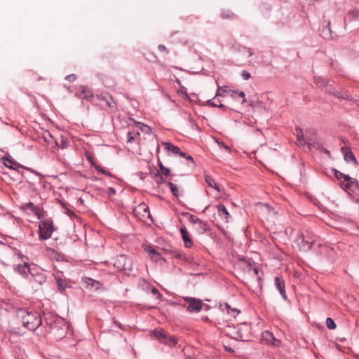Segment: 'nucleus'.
Returning <instances> with one entry per match:
<instances>
[{
  "label": "nucleus",
  "instance_id": "43",
  "mask_svg": "<svg viewBox=\"0 0 359 359\" xmlns=\"http://www.w3.org/2000/svg\"><path fill=\"white\" fill-rule=\"evenodd\" d=\"M178 154L181 157L185 158L187 160H190V161H193V158H192V157L190 155L187 154L185 152L182 151L181 150L180 151V153Z\"/></svg>",
  "mask_w": 359,
  "mask_h": 359
},
{
  "label": "nucleus",
  "instance_id": "6",
  "mask_svg": "<svg viewBox=\"0 0 359 359\" xmlns=\"http://www.w3.org/2000/svg\"><path fill=\"white\" fill-rule=\"evenodd\" d=\"M183 299L189 304L187 309L189 312H199L202 310L203 302L201 300L191 297H184Z\"/></svg>",
  "mask_w": 359,
  "mask_h": 359
},
{
  "label": "nucleus",
  "instance_id": "40",
  "mask_svg": "<svg viewBox=\"0 0 359 359\" xmlns=\"http://www.w3.org/2000/svg\"><path fill=\"white\" fill-rule=\"evenodd\" d=\"M334 170V177L338 180H340V182L344 180L346 176H348L347 175H345L335 169L333 170Z\"/></svg>",
  "mask_w": 359,
  "mask_h": 359
},
{
  "label": "nucleus",
  "instance_id": "3",
  "mask_svg": "<svg viewBox=\"0 0 359 359\" xmlns=\"http://www.w3.org/2000/svg\"><path fill=\"white\" fill-rule=\"evenodd\" d=\"M55 229L53 222L51 219L41 221L39 225V237L40 241H46L50 238Z\"/></svg>",
  "mask_w": 359,
  "mask_h": 359
},
{
  "label": "nucleus",
  "instance_id": "13",
  "mask_svg": "<svg viewBox=\"0 0 359 359\" xmlns=\"http://www.w3.org/2000/svg\"><path fill=\"white\" fill-rule=\"evenodd\" d=\"M15 272L20 274L22 276L26 278L29 273H31L32 269L29 267L28 264L25 262L23 264H18L14 267Z\"/></svg>",
  "mask_w": 359,
  "mask_h": 359
},
{
  "label": "nucleus",
  "instance_id": "47",
  "mask_svg": "<svg viewBox=\"0 0 359 359\" xmlns=\"http://www.w3.org/2000/svg\"><path fill=\"white\" fill-rule=\"evenodd\" d=\"M241 76L244 80H248L251 77L250 74L245 70L242 72Z\"/></svg>",
  "mask_w": 359,
  "mask_h": 359
},
{
  "label": "nucleus",
  "instance_id": "2",
  "mask_svg": "<svg viewBox=\"0 0 359 359\" xmlns=\"http://www.w3.org/2000/svg\"><path fill=\"white\" fill-rule=\"evenodd\" d=\"M153 336L161 344L169 347H173L177 343V339L172 335L168 334L163 329H155L152 331Z\"/></svg>",
  "mask_w": 359,
  "mask_h": 359
},
{
  "label": "nucleus",
  "instance_id": "53",
  "mask_svg": "<svg viewBox=\"0 0 359 359\" xmlns=\"http://www.w3.org/2000/svg\"><path fill=\"white\" fill-rule=\"evenodd\" d=\"M234 338H235V339H242V338H243V335H242V334H241V331H240V330L236 331V336H235V337H234Z\"/></svg>",
  "mask_w": 359,
  "mask_h": 359
},
{
  "label": "nucleus",
  "instance_id": "41",
  "mask_svg": "<svg viewBox=\"0 0 359 359\" xmlns=\"http://www.w3.org/2000/svg\"><path fill=\"white\" fill-rule=\"evenodd\" d=\"M326 325H327V327L330 330H333V329L336 328V324H335L334 321L331 318H327Z\"/></svg>",
  "mask_w": 359,
  "mask_h": 359
},
{
  "label": "nucleus",
  "instance_id": "25",
  "mask_svg": "<svg viewBox=\"0 0 359 359\" xmlns=\"http://www.w3.org/2000/svg\"><path fill=\"white\" fill-rule=\"evenodd\" d=\"M83 282L87 284L88 286L95 287V289H98L100 286V283L98 281L88 277L83 278Z\"/></svg>",
  "mask_w": 359,
  "mask_h": 359
},
{
  "label": "nucleus",
  "instance_id": "8",
  "mask_svg": "<svg viewBox=\"0 0 359 359\" xmlns=\"http://www.w3.org/2000/svg\"><path fill=\"white\" fill-rule=\"evenodd\" d=\"M297 241L299 242V248L303 251L309 250L311 248L313 243H314L313 239L311 238H306V237L303 235H301L299 237Z\"/></svg>",
  "mask_w": 359,
  "mask_h": 359
},
{
  "label": "nucleus",
  "instance_id": "7",
  "mask_svg": "<svg viewBox=\"0 0 359 359\" xmlns=\"http://www.w3.org/2000/svg\"><path fill=\"white\" fill-rule=\"evenodd\" d=\"M79 90L75 93V96L79 99L91 100L94 95L90 89L86 86H79Z\"/></svg>",
  "mask_w": 359,
  "mask_h": 359
},
{
  "label": "nucleus",
  "instance_id": "11",
  "mask_svg": "<svg viewBox=\"0 0 359 359\" xmlns=\"http://www.w3.org/2000/svg\"><path fill=\"white\" fill-rule=\"evenodd\" d=\"M274 285L277 290H278L280 295L284 299H287V295L285 289V282L282 277L276 276L274 280Z\"/></svg>",
  "mask_w": 359,
  "mask_h": 359
},
{
  "label": "nucleus",
  "instance_id": "36",
  "mask_svg": "<svg viewBox=\"0 0 359 359\" xmlns=\"http://www.w3.org/2000/svg\"><path fill=\"white\" fill-rule=\"evenodd\" d=\"M35 207L36 206L34 205V203L32 202H29V203H23L21 205V209L23 210H29L32 212L33 210L35 208Z\"/></svg>",
  "mask_w": 359,
  "mask_h": 359
},
{
  "label": "nucleus",
  "instance_id": "62",
  "mask_svg": "<svg viewBox=\"0 0 359 359\" xmlns=\"http://www.w3.org/2000/svg\"><path fill=\"white\" fill-rule=\"evenodd\" d=\"M233 312H238L236 309L232 310Z\"/></svg>",
  "mask_w": 359,
  "mask_h": 359
},
{
  "label": "nucleus",
  "instance_id": "50",
  "mask_svg": "<svg viewBox=\"0 0 359 359\" xmlns=\"http://www.w3.org/2000/svg\"><path fill=\"white\" fill-rule=\"evenodd\" d=\"M158 50H159L160 51H161V52H165V53H166L167 54L169 53V51H168V50L167 49V48H166L164 45H163V44H160V45H158Z\"/></svg>",
  "mask_w": 359,
  "mask_h": 359
},
{
  "label": "nucleus",
  "instance_id": "12",
  "mask_svg": "<svg viewBox=\"0 0 359 359\" xmlns=\"http://www.w3.org/2000/svg\"><path fill=\"white\" fill-rule=\"evenodd\" d=\"M218 216L226 223L229 222L230 214L226 207L220 203L217 205Z\"/></svg>",
  "mask_w": 359,
  "mask_h": 359
},
{
  "label": "nucleus",
  "instance_id": "45",
  "mask_svg": "<svg viewBox=\"0 0 359 359\" xmlns=\"http://www.w3.org/2000/svg\"><path fill=\"white\" fill-rule=\"evenodd\" d=\"M151 293H152L153 294L156 295V298H157L158 299H160L161 298V293L159 292V291L158 290V289H157V288H156V287H154L151 289Z\"/></svg>",
  "mask_w": 359,
  "mask_h": 359
},
{
  "label": "nucleus",
  "instance_id": "29",
  "mask_svg": "<svg viewBox=\"0 0 359 359\" xmlns=\"http://www.w3.org/2000/svg\"><path fill=\"white\" fill-rule=\"evenodd\" d=\"M221 16L223 19H226V20L233 19L236 17L235 14L231 11L228 10V9L222 10Z\"/></svg>",
  "mask_w": 359,
  "mask_h": 359
},
{
  "label": "nucleus",
  "instance_id": "5",
  "mask_svg": "<svg viewBox=\"0 0 359 359\" xmlns=\"http://www.w3.org/2000/svg\"><path fill=\"white\" fill-rule=\"evenodd\" d=\"M325 93L332 95L336 97L341 98L347 100H351L352 97L348 91L343 90H337L332 85L327 83L324 89Z\"/></svg>",
  "mask_w": 359,
  "mask_h": 359
},
{
  "label": "nucleus",
  "instance_id": "37",
  "mask_svg": "<svg viewBox=\"0 0 359 359\" xmlns=\"http://www.w3.org/2000/svg\"><path fill=\"white\" fill-rule=\"evenodd\" d=\"M208 105L215 107H219V108H224V105L221 103V101L217 100L215 102H212V100H209L207 102Z\"/></svg>",
  "mask_w": 359,
  "mask_h": 359
},
{
  "label": "nucleus",
  "instance_id": "60",
  "mask_svg": "<svg viewBox=\"0 0 359 359\" xmlns=\"http://www.w3.org/2000/svg\"><path fill=\"white\" fill-rule=\"evenodd\" d=\"M224 147L226 149V150H229V147L226 145H224Z\"/></svg>",
  "mask_w": 359,
  "mask_h": 359
},
{
  "label": "nucleus",
  "instance_id": "49",
  "mask_svg": "<svg viewBox=\"0 0 359 359\" xmlns=\"http://www.w3.org/2000/svg\"><path fill=\"white\" fill-rule=\"evenodd\" d=\"M127 137H128V143H130L134 141L135 138H134V136H133V134L132 132H128L127 133Z\"/></svg>",
  "mask_w": 359,
  "mask_h": 359
},
{
  "label": "nucleus",
  "instance_id": "58",
  "mask_svg": "<svg viewBox=\"0 0 359 359\" xmlns=\"http://www.w3.org/2000/svg\"><path fill=\"white\" fill-rule=\"evenodd\" d=\"M66 147H67V146H66L65 143H62V149H65V148H66Z\"/></svg>",
  "mask_w": 359,
  "mask_h": 359
},
{
  "label": "nucleus",
  "instance_id": "26",
  "mask_svg": "<svg viewBox=\"0 0 359 359\" xmlns=\"http://www.w3.org/2000/svg\"><path fill=\"white\" fill-rule=\"evenodd\" d=\"M223 93L229 95L231 97H233V93L238 94L241 97L243 98L242 103H244L245 102V94L243 91H235L230 89H227V88L225 87V88L223 90Z\"/></svg>",
  "mask_w": 359,
  "mask_h": 359
},
{
  "label": "nucleus",
  "instance_id": "22",
  "mask_svg": "<svg viewBox=\"0 0 359 359\" xmlns=\"http://www.w3.org/2000/svg\"><path fill=\"white\" fill-rule=\"evenodd\" d=\"M182 215L183 216L187 217L188 218L189 222L194 225H197L198 224H202V220L200 219L196 215H191L189 212H184Z\"/></svg>",
  "mask_w": 359,
  "mask_h": 359
},
{
  "label": "nucleus",
  "instance_id": "27",
  "mask_svg": "<svg viewBox=\"0 0 359 359\" xmlns=\"http://www.w3.org/2000/svg\"><path fill=\"white\" fill-rule=\"evenodd\" d=\"M57 289L61 292H64L67 288L69 287V285L62 278H59L57 279Z\"/></svg>",
  "mask_w": 359,
  "mask_h": 359
},
{
  "label": "nucleus",
  "instance_id": "55",
  "mask_svg": "<svg viewBox=\"0 0 359 359\" xmlns=\"http://www.w3.org/2000/svg\"><path fill=\"white\" fill-rule=\"evenodd\" d=\"M259 268L258 267H255L253 269V271H254V273L256 275V276H258L259 274Z\"/></svg>",
  "mask_w": 359,
  "mask_h": 359
},
{
  "label": "nucleus",
  "instance_id": "15",
  "mask_svg": "<svg viewBox=\"0 0 359 359\" xmlns=\"http://www.w3.org/2000/svg\"><path fill=\"white\" fill-rule=\"evenodd\" d=\"M2 161H3V163L4 165L10 168V169H13V170H18L19 168H22V166L21 165H20L18 162H16L14 159L13 158H9L8 157H6V156H4L2 158Z\"/></svg>",
  "mask_w": 359,
  "mask_h": 359
},
{
  "label": "nucleus",
  "instance_id": "28",
  "mask_svg": "<svg viewBox=\"0 0 359 359\" xmlns=\"http://www.w3.org/2000/svg\"><path fill=\"white\" fill-rule=\"evenodd\" d=\"M147 250L151 255L152 259H154L156 262L161 259V254L158 252H157L155 249H154L153 248L148 246Z\"/></svg>",
  "mask_w": 359,
  "mask_h": 359
},
{
  "label": "nucleus",
  "instance_id": "33",
  "mask_svg": "<svg viewBox=\"0 0 359 359\" xmlns=\"http://www.w3.org/2000/svg\"><path fill=\"white\" fill-rule=\"evenodd\" d=\"M168 185L170 187V191L172 194V195L176 197L179 196V190L177 186L175 184L170 182L168 183Z\"/></svg>",
  "mask_w": 359,
  "mask_h": 359
},
{
  "label": "nucleus",
  "instance_id": "42",
  "mask_svg": "<svg viewBox=\"0 0 359 359\" xmlns=\"http://www.w3.org/2000/svg\"><path fill=\"white\" fill-rule=\"evenodd\" d=\"M95 169L100 173H102L107 176H109L111 177L113 176L111 173H110L109 171L106 170L105 169H104L103 168H102L100 165H96Z\"/></svg>",
  "mask_w": 359,
  "mask_h": 359
},
{
  "label": "nucleus",
  "instance_id": "23",
  "mask_svg": "<svg viewBox=\"0 0 359 359\" xmlns=\"http://www.w3.org/2000/svg\"><path fill=\"white\" fill-rule=\"evenodd\" d=\"M195 226V229L198 234H203L209 229L208 223L203 221H202V224H198Z\"/></svg>",
  "mask_w": 359,
  "mask_h": 359
},
{
  "label": "nucleus",
  "instance_id": "30",
  "mask_svg": "<svg viewBox=\"0 0 359 359\" xmlns=\"http://www.w3.org/2000/svg\"><path fill=\"white\" fill-rule=\"evenodd\" d=\"M344 160L347 163H353L356 164V158L354 156L353 154L351 151H347L344 154Z\"/></svg>",
  "mask_w": 359,
  "mask_h": 359
},
{
  "label": "nucleus",
  "instance_id": "44",
  "mask_svg": "<svg viewBox=\"0 0 359 359\" xmlns=\"http://www.w3.org/2000/svg\"><path fill=\"white\" fill-rule=\"evenodd\" d=\"M77 76L76 74H69V75H67L66 77H65V79L67 81H68L69 82H74V81H76Z\"/></svg>",
  "mask_w": 359,
  "mask_h": 359
},
{
  "label": "nucleus",
  "instance_id": "52",
  "mask_svg": "<svg viewBox=\"0 0 359 359\" xmlns=\"http://www.w3.org/2000/svg\"><path fill=\"white\" fill-rule=\"evenodd\" d=\"M43 137L46 142H49V139H53V136L49 133H47Z\"/></svg>",
  "mask_w": 359,
  "mask_h": 359
},
{
  "label": "nucleus",
  "instance_id": "35",
  "mask_svg": "<svg viewBox=\"0 0 359 359\" xmlns=\"http://www.w3.org/2000/svg\"><path fill=\"white\" fill-rule=\"evenodd\" d=\"M137 211H142L144 212L143 216H145L146 215H149V208L147 206L145 203H140L137 207Z\"/></svg>",
  "mask_w": 359,
  "mask_h": 359
},
{
  "label": "nucleus",
  "instance_id": "61",
  "mask_svg": "<svg viewBox=\"0 0 359 359\" xmlns=\"http://www.w3.org/2000/svg\"><path fill=\"white\" fill-rule=\"evenodd\" d=\"M331 66L332 67H334V62L333 61H332V62L330 63Z\"/></svg>",
  "mask_w": 359,
  "mask_h": 359
},
{
  "label": "nucleus",
  "instance_id": "10",
  "mask_svg": "<svg viewBox=\"0 0 359 359\" xmlns=\"http://www.w3.org/2000/svg\"><path fill=\"white\" fill-rule=\"evenodd\" d=\"M296 137L299 145L301 146H310L311 144V139H309L306 141L303 130L298 126L295 127Z\"/></svg>",
  "mask_w": 359,
  "mask_h": 359
},
{
  "label": "nucleus",
  "instance_id": "51",
  "mask_svg": "<svg viewBox=\"0 0 359 359\" xmlns=\"http://www.w3.org/2000/svg\"><path fill=\"white\" fill-rule=\"evenodd\" d=\"M140 128L145 133H149L151 130V128L148 126L144 124H142V127Z\"/></svg>",
  "mask_w": 359,
  "mask_h": 359
},
{
  "label": "nucleus",
  "instance_id": "24",
  "mask_svg": "<svg viewBox=\"0 0 359 359\" xmlns=\"http://www.w3.org/2000/svg\"><path fill=\"white\" fill-rule=\"evenodd\" d=\"M163 145L164 146V148L167 149L168 151H172L175 154H178L180 153V151L181 150L180 147L175 146L170 142H163Z\"/></svg>",
  "mask_w": 359,
  "mask_h": 359
},
{
  "label": "nucleus",
  "instance_id": "14",
  "mask_svg": "<svg viewBox=\"0 0 359 359\" xmlns=\"http://www.w3.org/2000/svg\"><path fill=\"white\" fill-rule=\"evenodd\" d=\"M180 233L184 243V246L189 248H191L193 245V242L185 226L180 227Z\"/></svg>",
  "mask_w": 359,
  "mask_h": 359
},
{
  "label": "nucleus",
  "instance_id": "57",
  "mask_svg": "<svg viewBox=\"0 0 359 359\" xmlns=\"http://www.w3.org/2000/svg\"><path fill=\"white\" fill-rule=\"evenodd\" d=\"M225 307L226 309H230V306L228 304H225Z\"/></svg>",
  "mask_w": 359,
  "mask_h": 359
},
{
  "label": "nucleus",
  "instance_id": "19",
  "mask_svg": "<svg viewBox=\"0 0 359 359\" xmlns=\"http://www.w3.org/2000/svg\"><path fill=\"white\" fill-rule=\"evenodd\" d=\"M328 81H329L327 79L320 76H314L313 78V82L316 83V85L323 90L324 89L325 85H327Z\"/></svg>",
  "mask_w": 359,
  "mask_h": 359
},
{
  "label": "nucleus",
  "instance_id": "34",
  "mask_svg": "<svg viewBox=\"0 0 359 359\" xmlns=\"http://www.w3.org/2000/svg\"><path fill=\"white\" fill-rule=\"evenodd\" d=\"M32 212L39 219L43 218L45 216L44 211L43 208L40 207H35L33 210Z\"/></svg>",
  "mask_w": 359,
  "mask_h": 359
},
{
  "label": "nucleus",
  "instance_id": "56",
  "mask_svg": "<svg viewBox=\"0 0 359 359\" xmlns=\"http://www.w3.org/2000/svg\"><path fill=\"white\" fill-rule=\"evenodd\" d=\"M219 96H222V94L219 93V90H217V93H216V97H219Z\"/></svg>",
  "mask_w": 359,
  "mask_h": 359
},
{
  "label": "nucleus",
  "instance_id": "31",
  "mask_svg": "<svg viewBox=\"0 0 359 359\" xmlns=\"http://www.w3.org/2000/svg\"><path fill=\"white\" fill-rule=\"evenodd\" d=\"M348 18L353 20H359V9H353L348 11Z\"/></svg>",
  "mask_w": 359,
  "mask_h": 359
},
{
  "label": "nucleus",
  "instance_id": "17",
  "mask_svg": "<svg viewBox=\"0 0 359 359\" xmlns=\"http://www.w3.org/2000/svg\"><path fill=\"white\" fill-rule=\"evenodd\" d=\"M31 275L34 280L39 283V285L43 284L46 280V276L42 272L34 273V271H32Z\"/></svg>",
  "mask_w": 359,
  "mask_h": 359
},
{
  "label": "nucleus",
  "instance_id": "59",
  "mask_svg": "<svg viewBox=\"0 0 359 359\" xmlns=\"http://www.w3.org/2000/svg\"><path fill=\"white\" fill-rule=\"evenodd\" d=\"M114 323H116V325L118 327H120V328L121 327V324H120V323H116V322H114Z\"/></svg>",
  "mask_w": 359,
  "mask_h": 359
},
{
  "label": "nucleus",
  "instance_id": "48",
  "mask_svg": "<svg viewBox=\"0 0 359 359\" xmlns=\"http://www.w3.org/2000/svg\"><path fill=\"white\" fill-rule=\"evenodd\" d=\"M156 182L158 184H162L165 182V180L162 175H161L160 174H157L156 177Z\"/></svg>",
  "mask_w": 359,
  "mask_h": 359
},
{
  "label": "nucleus",
  "instance_id": "39",
  "mask_svg": "<svg viewBox=\"0 0 359 359\" xmlns=\"http://www.w3.org/2000/svg\"><path fill=\"white\" fill-rule=\"evenodd\" d=\"M264 337H266V339L267 340H269V339H268V338H267L268 337H270V338H271V339H273V344L274 346H277L278 344H280V341H278V339H276L274 338V337L273 336V334H272L271 332H265V334H264Z\"/></svg>",
  "mask_w": 359,
  "mask_h": 359
},
{
  "label": "nucleus",
  "instance_id": "54",
  "mask_svg": "<svg viewBox=\"0 0 359 359\" xmlns=\"http://www.w3.org/2000/svg\"><path fill=\"white\" fill-rule=\"evenodd\" d=\"M243 49L245 50L246 52H248L249 57L252 55L253 53L250 48L244 47Z\"/></svg>",
  "mask_w": 359,
  "mask_h": 359
},
{
  "label": "nucleus",
  "instance_id": "20",
  "mask_svg": "<svg viewBox=\"0 0 359 359\" xmlns=\"http://www.w3.org/2000/svg\"><path fill=\"white\" fill-rule=\"evenodd\" d=\"M100 100H103L106 102L109 107H113L114 100L113 97L107 93H101L97 96Z\"/></svg>",
  "mask_w": 359,
  "mask_h": 359
},
{
  "label": "nucleus",
  "instance_id": "9",
  "mask_svg": "<svg viewBox=\"0 0 359 359\" xmlns=\"http://www.w3.org/2000/svg\"><path fill=\"white\" fill-rule=\"evenodd\" d=\"M357 182L355 179L348 175L340 182V187L348 194Z\"/></svg>",
  "mask_w": 359,
  "mask_h": 359
},
{
  "label": "nucleus",
  "instance_id": "32",
  "mask_svg": "<svg viewBox=\"0 0 359 359\" xmlns=\"http://www.w3.org/2000/svg\"><path fill=\"white\" fill-rule=\"evenodd\" d=\"M322 34H323V36L326 39L334 38V36L332 35L331 30H330L329 25L326 26L325 28L323 29Z\"/></svg>",
  "mask_w": 359,
  "mask_h": 359
},
{
  "label": "nucleus",
  "instance_id": "46",
  "mask_svg": "<svg viewBox=\"0 0 359 359\" xmlns=\"http://www.w3.org/2000/svg\"><path fill=\"white\" fill-rule=\"evenodd\" d=\"M86 158L87 160L90 162V163L91 164V165H93L95 168L96 167V165H98L97 164L95 163V162L93 161V158L91 155H86Z\"/></svg>",
  "mask_w": 359,
  "mask_h": 359
},
{
  "label": "nucleus",
  "instance_id": "18",
  "mask_svg": "<svg viewBox=\"0 0 359 359\" xmlns=\"http://www.w3.org/2000/svg\"><path fill=\"white\" fill-rule=\"evenodd\" d=\"M305 140L306 141L309 139H311V144L310 146H307L309 149H311V147H314L316 146V133L313 129H308L305 132Z\"/></svg>",
  "mask_w": 359,
  "mask_h": 359
},
{
  "label": "nucleus",
  "instance_id": "21",
  "mask_svg": "<svg viewBox=\"0 0 359 359\" xmlns=\"http://www.w3.org/2000/svg\"><path fill=\"white\" fill-rule=\"evenodd\" d=\"M205 180L210 187L213 188L214 189L217 190L219 192L221 191L219 187L217 185L215 180L211 176L205 175Z\"/></svg>",
  "mask_w": 359,
  "mask_h": 359
},
{
  "label": "nucleus",
  "instance_id": "1",
  "mask_svg": "<svg viewBox=\"0 0 359 359\" xmlns=\"http://www.w3.org/2000/svg\"><path fill=\"white\" fill-rule=\"evenodd\" d=\"M22 323L23 327L29 330H36L42 323V320L38 312L22 311Z\"/></svg>",
  "mask_w": 359,
  "mask_h": 359
},
{
  "label": "nucleus",
  "instance_id": "16",
  "mask_svg": "<svg viewBox=\"0 0 359 359\" xmlns=\"http://www.w3.org/2000/svg\"><path fill=\"white\" fill-rule=\"evenodd\" d=\"M348 195L351 196L352 200L356 203H359V183L357 182L354 187L352 188L351 191H348Z\"/></svg>",
  "mask_w": 359,
  "mask_h": 359
},
{
  "label": "nucleus",
  "instance_id": "4",
  "mask_svg": "<svg viewBox=\"0 0 359 359\" xmlns=\"http://www.w3.org/2000/svg\"><path fill=\"white\" fill-rule=\"evenodd\" d=\"M114 266L120 271H131L133 269L132 259L126 255H118L114 261Z\"/></svg>",
  "mask_w": 359,
  "mask_h": 359
},
{
  "label": "nucleus",
  "instance_id": "38",
  "mask_svg": "<svg viewBox=\"0 0 359 359\" xmlns=\"http://www.w3.org/2000/svg\"><path fill=\"white\" fill-rule=\"evenodd\" d=\"M158 165L160 168V170L162 172L163 175L167 177L170 175V170L165 166H163L161 162H158Z\"/></svg>",
  "mask_w": 359,
  "mask_h": 359
}]
</instances>
